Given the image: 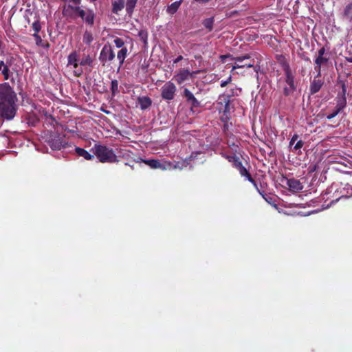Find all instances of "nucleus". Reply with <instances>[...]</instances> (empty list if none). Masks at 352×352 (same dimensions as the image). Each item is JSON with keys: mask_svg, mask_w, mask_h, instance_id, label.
Segmentation results:
<instances>
[{"mask_svg": "<svg viewBox=\"0 0 352 352\" xmlns=\"http://www.w3.org/2000/svg\"><path fill=\"white\" fill-rule=\"evenodd\" d=\"M344 16L349 21L352 20V3L348 4L344 11Z\"/></svg>", "mask_w": 352, "mask_h": 352, "instance_id": "nucleus-26", "label": "nucleus"}, {"mask_svg": "<svg viewBox=\"0 0 352 352\" xmlns=\"http://www.w3.org/2000/svg\"><path fill=\"white\" fill-rule=\"evenodd\" d=\"M73 3L76 4H78L80 2V0H71Z\"/></svg>", "mask_w": 352, "mask_h": 352, "instance_id": "nucleus-45", "label": "nucleus"}, {"mask_svg": "<svg viewBox=\"0 0 352 352\" xmlns=\"http://www.w3.org/2000/svg\"><path fill=\"white\" fill-rule=\"evenodd\" d=\"M128 50L126 47H122L117 54V58L119 60V67H120L127 56Z\"/></svg>", "mask_w": 352, "mask_h": 352, "instance_id": "nucleus-20", "label": "nucleus"}, {"mask_svg": "<svg viewBox=\"0 0 352 352\" xmlns=\"http://www.w3.org/2000/svg\"><path fill=\"white\" fill-rule=\"evenodd\" d=\"M67 66H72L74 70V74L76 76H79L82 74V69L79 67L80 59L78 53L74 51L70 53L67 57Z\"/></svg>", "mask_w": 352, "mask_h": 352, "instance_id": "nucleus-7", "label": "nucleus"}, {"mask_svg": "<svg viewBox=\"0 0 352 352\" xmlns=\"http://www.w3.org/2000/svg\"><path fill=\"white\" fill-rule=\"evenodd\" d=\"M239 171L241 176L245 177L250 182L254 183V181L251 177L250 175L248 172L247 169L242 165L241 162H237L234 166Z\"/></svg>", "mask_w": 352, "mask_h": 352, "instance_id": "nucleus-18", "label": "nucleus"}, {"mask_svg": "<svg viewBox=\"0 0 352 352\" xmlns=\"http://www.w3.org/2000/svg\"><path fill=\"white\" fill-rule=\"evenodd\" d=\"M329 57L325 55V49L322 47L318 50V56H316L314 63V69L317 72V77H319L321 74V67L327 63Z\"/></svg>", "mask_w": 352, "mask_h": 352, "instance_id": "nucleus-6", "label": "nucleus"}, {"mask_svg": "<svg viewBox=\"0 0 352 352\" xmlns=\"http://www.w3.org/2000/svg\"><path fill=\"white\" fill-rule=\"evenodd\" d=\"M138 0H126L125 2L126 11L128 14L131 15L136 6Z\"/></svg>", "mask_w": 352, "mask_h": 352, "instance_id": "nucleus-22", "label": "nucleus"}, {"mask_svg": "<svg viewBox=\"0 0 352 352\" xmlns=\"http://www.w3.org/2000/svg\"><path fill=\"white\" fill-rule=\"evenodd\" d=\"M287 185L290 190L293 191H300L302 189L301 183L295 179H290L287 180Z\"/></svg>", "mask_w": 352, "mask_h": 352, "instance_id": "nucleus-17", "label": "nucleus"}, {"mask_svg": "<svg viewBox=\"0 0 352 352\" xmlns=\"http://www.w3.org/2000/svg\"><path fill=\"white\" fill-rule=\"evenodd\" d=\"M33 36L35 38V41H36V45L42 46L43 47H49L48 44L45 45L43 43V41H42V38H41V36H39L38 34H36V33L33 34Z\"/></svg>", "mask_w": 352, "mask_h": 352, "instance_id": "nucleus-31", "label": "nucleus"}, {"mask_svg": "<svg viewBox=\"0 0 352 352\" xmlns=\"http://www.w3.org/2000/svg\"><path fill=\"white\" fill-rule=\"evenodd\" d=\"M111 89L113 94H116L118 92V81L117 80H113L111 81Z\"/></svg>", "mask_w": 352, "mask_h": 352, "instance_id": "nucleus-34", "label": "nucleus"}, {"mask_svg": "<svg viewBox=\"0 0 352 352\" xmlns=\"http://www.w3.org/2000/svg\"><path fill=\"white\" fill-rule=\"evenodd\" d=\"M75 151L78 156L82 157L87 160H91L94 157L93 155L90 154L84 148L80 147H76Z\"/></svg>", "mask_w": 352, "mask_h": 352, "instance_id": "nucleus-19", "label": "nucleus"}, {"mask_svg": "<svg viewBox=\"0 0 352 352\" xmlns=\"http://www.w3.org/2000/svg\"><path fill=\"white\" fill-rule=\"evenodd\" d=\"M304 142L302 140H298L293 148L291 150L293 151H300L301 148L303 146Z\"/></svg>", "mask_w": 352, "mask_h": 352, "instance_id": "nucleus-36", "label": "nucleus"}, {"mask_svg": "<svg viewBox=\"0 0 352 352\" xmlns=\"http://www.w3.org/2000/svg\"><path fill=\"white\" fill-rule=\"evenodd\" d=\"M93 63V58L89 54H84L80 60V66H89Z\"/></svg>", "mask_w": 352, "mask_h": 352, "instance_id": "nucleus-21", "label": "nucleus"}, {"mask_svg": "<svg viewBox=\"0 0 352 352\" xmlns=\"http://www.w3.org/2000/svg\"><path fill=\"white\" fill-rule=\"evenodd\" d=\"M17 97L13 89L8 82L0 84V114L8 120H12L16 114Z\"/></svg>", "mask_w": 352, "mask_h": 352, "instance_id": "nucleus-1", "label": "nucleus"}, {"mask_svg": "<svg viewBox=\"0 0 352 352\" xmlns=\"http://www.w3.org/2000/svg\"><path fill=\"white\" fill-rule=\"evenodd\" d=\"M113 43L115 44V45L118 47V48H122L124 47V41L120 38H116V39H114L113 41Z\"/></svg>", "mask_w": 352, "mask_h": 352, "instance_id": "nucleus-35", "label": "nucleus"}, {"mask_svg": "<svg viewBox=\"0 0 352 352\" xmlns=\"http://www.w3.org/2000/svg\"><path fill=\"white\" fill-rule=\"evenodd\" d=\"M177 87L171 81L166 82L161 88V96L164 100H172L174 99Z\"/></svg>", "mask_w": 352, "mask_h": 352, "instance_id": "nucleus-5", "label": "nucleus"}, {"mask_svg": "<svg viewBox=\"0 0 352 352\" xmlns=\"http://www.w3.org/2000/svg\"><path fill=\"white\" fill-rule=\"evenodd\" d=\"M323 85V81L320 79H316L315 78L311 82L310 85V93L311 94H315L320 91L322 86Z\"/></svg>", "mask_w": 352, "mask_h": 352, "instance_id": "nucleus-14", "label": "nucleus"}, {"mask_svg": "<svg viewBox=\"0 0 352 352\" xmlns=\"http://www.w3.org/2000/svg\"><path fill=\"white\" fill-rule=\"evenodd\" d=\"M192 77L193 74L190 73V72L188 69H180L177 72L175 75L173 76V79L177 82L178 85H182L186 80Z\"/></svg>", "mask_w": 352, "mask_h": 352, "instance_id": "nucleus-10", "label": "nucleus"}, {"mask_svg": "<svg viewBox=\"0 0 352 352\" xmlns=\"http://www.w3.org/2000/svg\"><path fill=\"white\" fill-rule=\"evenodd\" d=\"M32 28L34 30V33L38 34V32L41 30V24L38 21H36L32 23Z\"/></svg>", "mask_w": 352, "mask_h": 352, "instance_id": "nucleus-37", "label": "nucleus"}, {"mask_svg": "<svg viewBox=\"0 0 352 352\" xmlns=\"http://www.w3.org/2000/svg\"><path fill=\"white\" fill-rule=\"evenodd\" d=\"M346 94V88L344 85L342 86V91L340 96H338L336 100V108L338 109V111H342L346 104V99L345 97Z\"/></svg>", "mask_w": 352, "mask_h": 352, "instance_id": "nucleus-12", "label": "nucleus"}, {"mask_svg": "<svg viewBox=\"0 0 352 352\" xmlns=\"http://www.w3.org/2000/svg\"><path fill=\"white\" fill-rule=\"evenodd\" d=\"M197 1H199V2H207L209 0H196Z\"/></svg>", "mask_w": 352, "mask_h": 352, "instance_id": "nucleus-48", "label": "nucleus"}, {"mask_svg": "<svg viewBox=\"0 0 352 352\" xmlns=\"http://www.w3.org/2000/svg\"><path fill=\"white\" fill-rule=\"evenodd\" d=\"M298 135L297 134H295V135H294L292 136V139L290 140V142H289V147H290L291 149L292 148V146L295 143V142L298 140Z\"/></svg>", "mask_w": 352, "mask_h": 352, "instance_id": "nucleus-40", "label": "nucleus"}, {"mask_svg": "<svg viewBox=\"0 0 352 352\" xmlns=\"http://www.w3.org/2000/svg\"><path fill=\"white\" fill-rule=\"evenodd\" d=\"M92 149L95 155L102 163H114L118 162L117 156L114 151L104 145L95 144Z\"/></svg>", "mask_w": 352, "mask_h": 352, "instance_id": "nucleus-2", "label": "nucleus"}, {"mask_svg": "<svg viewBox=\"0 0 352 352\" xmlns=\"http://www.w3.org/2000/svg\"><path fill=\"white\" fill-rule=\"evenodd\" d=\"M184 96L186 98L188 102H190L192 107H197L200 105V102L194 96L193 94L188 89H184Z\"/></svg>", "mask_w": 352, "mask_h": 352, "instance_id": "nucleus-13", "label": "nucleus"}, {"mask_svg": "<svg viewBox=\"0 0 352 352\" xmlns=\"http://www.w3.org/2000/svg\"><path fill=\"white\" fill-rule=\"evenodd\" d=\"M217 108L220 112H223L225 116L230 111V96L223 94L220 96L217 101Z\"/></svg>", "mask_w": 352, "mask_h": 352, "instance_id": "nucleus-8", "label": "nucleus"}, {"mask_svg": "<svg viewBox=\"0 0 352 352\" xmlns=\"http://www.w3.org/2000/svg\"><path fill=\"white\" fill-rule=\"evenodd\" d=\"M227 58H232L230 55H221L220 56V58L221 60V61L224 62L225 60Z\"/></svg>", "mask_w": 352, "mask_h": 352, "instance_id": "nucleus-42", "label": "nucleus"}, {"mask_svg": "<svg viewBox=\"0 0 352 352\" xmlns=\"http://www.w3.org/2000/svg\"><path fill=\"white\" fill-rule=\"evenodd\" d=\"M143 162L152 168H160L162 170H171L172 168V163L166 161L161 162L157 160H146Z\"/></svg>", "mask_w": 352, "mask_h": 352, "instance_id": "nucleus-9", "label": "nucleus"}, {"mask_svg": "<svg viewBox=\"0 0 352 352\" xmlns=\"http://www.w3.org/2000/svg\"><path fill=\"white\" fill-rule=\"evenodd\" d=\"M286 86L284 87L283 92L285 96L292 94L296 90L294 76L293 75L289 66L285 68Z\"/></svg>", "mask_w": 352, "mask_h": 352, "instance_id": "nucleus-3", "label": "nucleus"}, {"mask_svg": "<svg viewBox=\"0 0 352 352\" xmlns=\"http://www.w3.org/2000/svg\"><path fill=\"white\" fill-rule=\"evenodd\" d=\"M5 66H6L5 63L3 60H0V71H1Z\"/></svg>", "mask_w": 352, "mask_h": 352, "instance_id": "nucleus-44", "label": "nucleus"}, {"mask_svg": "<svg viewBox=\"0 0 352 352\" xmlns=\"http://www.w3.org/2000/svg\"><path fill=\"white\" fill-rule=\"evenodd\" d=\"M182 1L183 0L175 1L168 6L166 10L167 12L170 14H175L179 9Z\"/></svg>", "mask_w": 352, "mask_h": 352, "instance_id": "nucleus-23", "label": "nucleus"}, {"mask_svg": "<svg viewBox=\"0 0 352 352\" xmlns=\"http://www.w3.org/2000/svg\"><path fill=\"white\" fill-rule=\"evenodd\" d=\"M125 6V0H115L112 2V12L118 14Z\"/></svg>", "mask_w": 352, "mask_h": 352, "instance_id": "nucleus-15", "label": "nucleus"}, {"mask_svg": "<svg viewBox=\"0 0 352 352\" xmlns=\"http://www.w3.org/2000/svg\"><path fill=\"white\" fill-rule=\"evenodd\" d=\"M228 146L229 147L231 148V150L232 151H234V153H237L238 152V150H239V145L238 144H236V143H230V141H228Z\"/></svg>", "mask_w": 352, "mask_h": 352, "instance_id": "nucleus-38", "label": "nucleus"}, {"mask_svg": "<svg viewBox=\"0 0 352 352\" xmlns=\"http://www.w3.org/2000/svg\"><path fill=\"white\" fill-rule=\"evenodd\" d=\"M71 8V9L74 12H76L78 16L83 20L85 16V14L87 13V10H84L82 9H81L80 7L78 6H69Z\"/></svg>", "mask_w": 352, "mask_h": 352, "instance_id": "nucleus-27", "label": "nucleus"}, {"mask_svg": "<svg viewBox=\"0 0 352 352\" xmlns=\"http://www.w3.org/2000/svg\"><path fill=\"white\" fill-rule=\"evenodd\" d=\"M341 111H338V109H337L336 108L335 109V110L330 114H329L327 116V118L328 120H331L333 119V118H335Z\"/></svg>", "mask_w": 352, "mask_h": 352, "instance_id": "nucleus-39", "label": "nucleus"}, {"mask_svg": "<svg viewBox=\"0 0 352 352\" xmlns=\"http://www.w3.org/2000/svg\"><path fill=\"white\" fill-rule=\"evenodd\" d=\"M214 23V19L213 18H209L206 19L204 21V25L206 28L208 29L209 30H212Z\"/></svg>", "mask_w": 352, "mask_h": 352, "instance_id": "nucleus-33", "label": "nucleus"}, {"mask_svg": "<svg viewBox=\"0 0 352 352\" xmlns=\"http://www.w3.org/2000/svg\"><path fill=\"white\" fill-rule=\"evenodd\" d=\"M222 156L223 157H225L226 159H227L230 162L233 163L234 166H235L236 164H237V162H240L239 158L238 157H236L235 155H229L223 153Z\"/></svg>", "mask_w": 352, "mask_h": 352, "instance_id": "nucleus-28", "label": "nucleus"}, {"mask_svg": "<svg viewBox=\"0 0 352 352\" xmlns=\"http://www.w3.org/2000/svg\"><path fill=\"white\" fill-rule=\"evenodd\" d=\"M1 74L3 76L4 80H8L10 76H12V73L10 72L8 65L5 66L1 70Z\"/></svg>", "mask_w": 352, "mask_h": 352, "instance_id": "nucleus-30", "label": "nucleus"}, {"mask_svg": "<svg viewBox=\"0 0 352 352\" xmlns=\"http://www.w3.org/2000/svg\"><path fill=\"white\" fill-rule=\"evenodd\" d=\"M114 58L115 53L113 47L109 44H105L100 51L99 60L102 65H105L107 63L112 61Z\"/></svg>", "mask_w": 352, "mask_h": 352, "instance_id": "nucleus-4", "label": "nucleus"}, {"mask_svg": "<svg viewBox=\"0 0 352 352\" xmlns=\"http://www.w3.org/2000/svg\"><path fill=\"white\" fill-rule=\"evenodd\" d=\"M193 74V77L199 73V71H195L192 72Z\"/></svg>", "mask_w": 352, "mask_h": 352, "instance_id": "nucleus-47", "label": "nucleus"}, {"mask_svg": "<svg viewBox=\"0 0 352 352\" xmlns=\"http://www.w3.org/2000/svg\"><path fill=\"white\" fill-rule=\"evenodd\" d=\"M93 36L91 32L86 31L82 37L83 42L87 45H90L91 43L93 41Z\"/></svg>", "mask_w": 352, "mask_h": 352, "instance_id": "nucleus-29", "label": "nucleus"}, {"mask_svg": "<svg viewBox=\"0 0 352 352\" xmlns=\"http://www.w3.org/2000/svg\"><path fill=\"white\" fill-rule=\"evenodd\" d=\"M232 77L230 76L226 80H223L221 82V87H226L228 83L231 82Z\"/></svg>", "mask_w": 352, "mask_h": 352, "instance_id": "nucleus-41", "label": "nucleus"}, {"mask_svg": "<svg viewBox=\"0 0 352 352\" xmlns=\"http://www.w3.org/2000/svg\"><path fill=\"white\" fill-rule=\"evenodd\" d=\"M250 56L245 55L241 56H236V57H232V60H235L234 65L232 67V70L238 69V68H243V67H252L254 66V64L251 62L250 63H245L244 64H242V63L245 60H249Z\"/></svg>", "mask_w": 352, "mask_h": 352, "instance_id": "nucleus-11", "label": "nucleus"}, {"mask_svg": "<svg viewBox=\"0 0 352 352\" xmlns=\"http://www.w3.org/2000/svg\"><path fill=\"white\" fill-rule=\"evenodd\" d=\"M94 16L95 14L92 10H87V13L84 17L85 19L83 21H85L89 25H93L94 22Z\"/></svg>", "mask_w": 352, "mask_h": 352, "instance_id": "nucleus-24", "label": "nucleus"}, {"mask_svg": "<svg viewBox=\"0 0 352 352\" xmlns=\"http://www.w3.org/2000/svg\"><path fill=\"white\" fill-rule=\"evenodd\" d=\"M138 101L142 110L148 109L152 104L151 99L148 96L139 97Z\"/></svg>", "mask_w": 352, "mask_h": 352, "instance_id": "nucleus-16", "label": "nucleus"}, {"mask_svg": "<svg viewBox=\"0 0 352 352\" xmlns=\"http://www.w3.org/2000/svg\"><path fill=\"white\" fill-rule=\"evenodd\" d=\"M183 59V56H177L174 60H173V63L174 64H176L177 63H179L180 60H182Z\"/></svg>", "mask_w": 352, "mask_h": 352, "instance_id": "nucleus-43", "label": "nucleus"}, {"mask_svg": "<svg viewBox=\"0 0 352 352\" xmlns=\"http://www.w3.org/2000/svg\"><path fill=\"white\" fill-rule=\"evenodd\" d=\"M187 165H188V162H186V160H184L182 162H178L175 164L172 163V168L171 169H177V168L182 169V168L186 167Z\"/></svg>", "mask_w": 352, "mask_h": 352, "instance_id": "nucleus-32", "label": "nucleus"}, {"mask_svg": "<svg viewBox=\"0 0 352 352\" xmlns=\"http://www.w3.org/2000/svg\"><path fill=\"white\" fill-rule=\"evenodd\" d=\"M49 143H50L51 148L53 150H60L63 146L62 142H60V139H58V138L52 139V140L50 141Z\"/></svg>", "mask_w": 352, "mask_h": 352, "instance_id": "nucleus-25", "label": "nucleus"}, {"mask_svg": "<svg viewBox=\"0 0 352 352\" xmlns=\"http://www.w3.org/2000/svg\"><path fill=\"white\" fill-rule=\"evenodd\" d=\"M346 60L349 63H352V57H346Z\"/></svg>", "mask_w": 352, "mask_h": 352, "instance_id": "nucleus-46", "label": "nucleus"}]
</instances>
